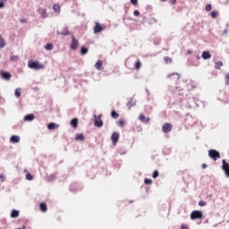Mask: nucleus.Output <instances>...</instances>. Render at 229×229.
<instances>
[{
    "label": "nucleus",
    "mask_w": 229,
    "mask_h": 229,
    "mask_svg": "<svg viewBox=\"0 0 229 229\" xmlns=\"http://www.w3.org/2000/svg\"><path fill=\"white\" fill-rule=\"evenodd\" d=\"M24 173H27L26 179L29 180L30 182H31V180H33V175H31V174L28 173V170H24Z\"/></svg>",
    "instance_id": "obj_26"
},
{
    "label": "nucleus",
    "mask_w": 229,
    "mask_h": 229,
    "mask_svg": "<svg viewBox=\"0 0 229 229\" xmlns=\"http://www.w3.org/2000/svg\"><path fill=\"white\" fill-rule=\"evenodd\" d=\"M39 208H40L41 212H47V205H46V203H44V202L40 203Z\"/></svg>",
    "instance_id": "obj_18"
},
{
    "label": "nucleus",
    "mask_w": 229,
    "mask_h": 229,
    "mask_svg": "<svg viewBox=\"0 0 229 229\" xmlns=\"http://www.w3.org/2000/svg\"><path fill=\"white\" fill-rule=\"evenodd\" d=\"M201 167H202V169H207V164H202V165H201Z\"/></svg>",
    "instance_id": "obj_48"
},
{
    "label": "nucleus",
    "mask_w": 229,
    "mask_h": 229,
    "mask_svg": "<svg viewBox=\"0 0 229 229\" xmlns=\"http://www.w3.org/2000/svg\"><path fill=\"white\" fill-rule=\"evenodd\" d=\"M0 182H4V174H0Z\"/></svg>",
    "instance_id": "obj_44"
},
{
    "label": "nucleus",
    "mask_w": 229,
    "mask_h": 229,
    "mask_svg": "<svg viewBox=\"0 0 229 229\" xmlns=\"http://www.w3.org/2000/svg\"><path fill=\"white\" fill-rule=\"evenodd\" d=\"M53 10H54V12L59 13V12H60V5L55 4L53 5Z\"/></svg>",
    "instance_id": "obj_32"
},
{
    "label": "nucleus",
    "mask_w": 229,
    "mask_h": 229,
    "mask_svg": "<svg viewBox=\"0 0 229 229\" xmlns=\"http://www.w3.org/2000/svg\"><path fill=\"white\" fill-rule=\"evenodd\" d=\"M0 8H4V3L0 2Z\"/></svg>",
    "instance_id": "obj_47"
},
{
    "label": "nucleus",
    "mask_w": 229,
    "mask_h": 229,
    "mask_svg": "<svg viewBox=\"0 0 229 229\" xmlns=\"http://www.w3.org/2000/svg\"><path fill=\"white\" fill-rule=\"evenodd\" d=\"M144 183L145 185H151L153 183V180L145 178Z\"/></svg>",
    "instance_id": "obj_31"
},
{
    "label": "nucleus",
    "mask_w": 229,
    "mask_h": 229,
    "mask_svg": "<svg viewBox=\"0 0 229 229\" xmlns=\"http://www.w3.org/2000/svg\"><path fill=\"white\" fill-rule=\"evenodd\" d=\"M211 17L212 19H216V17H217V11L211 12Z\"/></svg>",
    "instance_id": "obj_36"
},
{
    "label": "nucleus",
    "mask_w": 229,
    "mask_h": 229,
    "mask_svg": "<svg viewBox=\"0 0 229 229\" xmlns=\"http://www.w3.org/2000/svg\"><path fill=\"white\" fill-rule=\"evenodd\" d=\"M57 33H58V35L67 36V35H69V30H67V28H64L63 32H57Z\"/></svg>",
    "instance_id": "obj_33"
},
{
    "label": "nucleus",
    "mask_w": 229,
    "mask_h": 229,
    "mask_svg": "<svg viewBox=\"0 0 229 229\" xmlns=\"http://www.w3.org/2000/svg\"><path fill=\"white\" fill-rule=\"evenodd\" d=\"M95 68L97 69V71L103 70V61L98 60L95 64Z\"/></svg>",
    "instance_id": "obj_13"
},
{
    "label": "nucleus",
    "mask_w": 229,
    "mask_h": 229,
    "mask_svg": "<svg viewBox=\"0 0 229 229\" xmlns=\"http://www.w3.org/2000/svg\"><path fill=\"white\" fill-rule=\"evenodd\" d=\"M105 28H106V27L102 26L98 22H96V25L94 27V33H101V31H103V30H105Z\"/></svg>",
    "instance_id": "obj_7"
},
{
    "label": "nucleus",
    "mask_w": 229,
    "mask_h": 229,
    "mask_svg": "<svg viewBox=\"0 0 229 229\" xmlns=\"http://www.w3.org/2000/svg\"><path fill=\"white\" fill-rule=\"evenodd\" d=\"M87 53H89V48H87L86 47H81V55H87Z\"/></svg>",
    "instance_id": "obj_25"
},
{
    "label": "nucleus",
    "mask_w": 229,
    "mask_h": 229,
    "mask_svg": "<svg viewBox=\"0 0 229 229\" xmlns=\"http://www.w3.org/2000/svg\"><path fill=\"white\" fill-rule=\"evenodd\" d=\"M94 124L98 126V128H101V126H103V120H101V118L96 119Z\"/></svg>",
    "instance_id": "obj_19"
},
{
    "label": "nucleus",
    "mask_w": 229,
    "mask_h": 229,
    "mask_svg": "<svg viewBox=\"0 0 229 229\" xmlns=\"http://www.w3.org/2000/svg\"><path fill=\"white\" fill-rule=\"evenodd\" d=\"M139 119L140 121H141V123H145V124H148V123H149L150 121V118L149 117L146 118L144 114H140Z\"/></svg>",
    "instance_id": "obj_11"
},
{
    "label": "nucleus",
    "mask_w": 229,
    "mask_h": 229,
    "mask_svg": "<svg viewBox=\"0 0 229 229\" xmlns=\"http://www.w3.org/2000/svg\"><path fill=\"white\" fill-rule=\"evenodd\" d=\"M173 77H174V80H180V75H178V73H172L167 76V78H173Z\"/></svg>",
    "instance_id": "obj_28"
},
{
    "label": "nucleus",
    "mask_w": 229,
    "mask_h": 229,
    "mask_svg": "<svg viewBox=\"0 0 229 229\" xmlns=\"http://www.w3.org/2000/svg\"><path fill=\"white\" fill-rule=\"evenodd\" d=\"M199 207H205V206H207V201H199Z\"/></svg>",
    "instance_id": "obj_39"
},
{
    "label": "nucleus",
    "mask_w": 229,
    "mask_h": 229,
    "mask_svg": "<svg viewBox=\"0 0 229 229\" xmlns=\"http://www.w3.org/2000/svg\"><path fill=\"white\" fill-rule=\"evenodd\" d=\"M223 67V62L218 61L215 62V69H217L218 71Z\"/></svg>",
    "instance_id": "obj_23"
},
{
    "label": "nucleus",
    "mask_w": 229,
    "mask_h": 229,
    "mask_svg": "<svg viewBox=\"0 0 229 229\" xmlns=\"http://www.w3.org/2000/svg\"><path fill=\"white\" fill-rule=\"evenodd\" d=\"M225 85L229 86V73H226L225 76Z\"/></svg>",
    "instance_id": "obj_35"
},
{
    "label": "nucleus",
    "mask_w": 229,
    "mask_h": 229,
    "mask_svg": "<svg viewBox=\"0 0 229 229\" xmlns=\"http://www.w3.org/2000/svg\"><path fill=\"white\" fill-rule=\"evenodd\" d=\"M45 49H47V51H51L53 49V44L48 43L45 46Z\"/></svg>",
    "instance_id": "obj_30"
},
{
    "label": "nucleus",
    "mask_w": 229,
    "mask_h": 229,
    "mask_svg": "<svg viewBox=\"0 0 229 229\" xmlns=\"http://www.w3.org/2000/svg\"><path fill=\"white\" fill-rule=\"evenodd\" d=\"M124 124H126V121L123 118H120L118 120V126H120V128H123Z\"/></svg>",
    "instance_id": "obj_21"
},
{
    "label": "nucleus",
    "mask_w": 229,
    "mask_h": 229,
    "mask_svg": "<svg viewBox=\"0 0 229 229\" xmlns=\"http://www.w3.org/2000/svg\"><path fill=\"white\" fill-rule=\"evenodd\" d=\"M152 178H158V171L155 170Z\"/></svg>",
    "instance_id": "obj_41"
},
{
    "label": "nucleus",
    "mask_w": 229,
    "mask_h": 229,
    "mask_svg": "<svg viewBox=\"0 0 229 229\" xmlns=\"http://www.w3.org/2000/svg\"><path fill=\"white\" fill-rule=\"evenodd\" d=\"M171 4H176V0H170Z\"/></svg>",
    "instance_id": "obj_46"
},
{
    "label": "nucleus",
    "mask_w": 229,
    "mask_h": 229,
    "mask_svg": "<svg viewBox=\"0 0 229 229\" xmlns=\"http://www.w3.org/2000/svg\"><path fill=\"white\" fill-rule=\"evenodd\" d=\"M161 1H163L164 3H165V1H167V0H161Z\"/></svg>",
    "instance_id": "obj_49"
},
{
    "label": "nucleus",
    "mask_w": 229,
    "mask_h": 229,
    "mask_svg": "<svg viewBox=\"0 0 229 229\" xmlns=\"http://www.w3.org/2000/svg\"><path fill=\"white\" fill-rule=\"evenodd\" d=\"M208 157H210V158H213L214 161L217 160V158H221V155L216 149L209 150L208 151Z\"/></svg>",
    "instance_id": "obj_2"
},
{
    "label": "nucleus",
    "mask_w": 229,
    "mask_h": 229,
    "mask_svg": "<svg viewBox=\"0 0 229 229\" xmlns=\"http://www.w3.org/2000/svg\"><path fill=\"white\" fill-rule=\"evenodd\" d=\"M111 140H113V144H117V142L119 141V132H113L111 136Z\"/></svg>",
    "instance_id": "obj_8"
},
{
    "label": "nucleus",
    "mask_w": 229,
    "mask_h": 229,
    "mask_svg": "<svg viewBox=\"0 0 229 229\" xmlns=\"http://www.w3.org/2000/svg\"><path fill=\"white\" fill-rule=\"evenodd\" d=\"M75 140H81V142H83V140H85V136L83 134H77L75 136Z\"/></svg>",
    "instance_id": "obj_22"
},
{
    "label": "nucleus",
    "mask_w": 229,
    "mask_h": 229,
    "mask_svg": "<svg viewBox=\"0 0 229 229\" xmlns=\"http://www.w3.org/2000/svg\"><path fill=\"white\" fill-rule=\"evenodd\" d=\"M19 214H20L19 210H17V209H13L12 212H11V217H12L13 219H15L16 217L19 216Z\"/></svg>",
    "instance_id": "obj_14"
},
{
    "label": "nucleus",
    "mask_w": 229,
    "mask_h": 229,
    "mask_svg": "<svg viewBox=\"0 0 229 229\" xmlns=\"http://www.w3.org/2000/svg\"><path fill=\"white\" fill-rule=\"evenodd\" d=\"M164 60H165V64H172L173 63V59L169 56H165Z\"/></svg>",
    "instance_id": "obj_29"
},
{
    "label": "nucleus",
    "mask_w": 229,
    "mask_h": 229,
    "mask_svg": "<svg viewBox=\"0 0 229 229\" xmlns=\"http://www.w3.org/2000/svg\"><path fill=\"white\" fill-rule=\"evenodd\" d=\"M21 22H26V21L23 20V21H21Z\"/></svg>",
    "instance_id": "obj_50"
},
{
    "label": "nucleus",
    "mask_w": 229,
    "mask_h": 229,
    "mask_svg": "<svg viewBox=\"0 0 229 229\" xmlns=\"http://www.w3.org/2000/svg\"><path fill=\"white\" fill-rule=\"evenodd\" d=\"M201 217H203V213H201V211H193L191 214V219H201Z\"/></svg>",
    "instance_id": "obj_6"
},
{
    "label": "nucleus",
    "mask_w": 229,
    "mask_h": 229,
    "mask_svg": "<svg viewBox=\"0 0 229 229\" xmlns=\"http://www.w3.org/2000/svg\"><path fill=\"white\" fill-rule=\"evenodd\" d=\"M0 74L2 78H4V80H10V78H12V74H10V72H7L1 71Z\"/></svg>",
    "instance_id": "obj_10"
},
{
    "label": "nucleus",
    "mask_w": 229,
    "mask_h": 229,
    "mask_svg": "<svg viewBox=\"0 0 229 229\" xmlns=\"http://www.w3.org/2000/svg\"><path fill=\"white\" fill-rule=\"evenodd\" d=\"M212 10V4L206 5V12H210Z\"/></svg>",
    "instance_id": "obj_42"
},
{
    "label": "nucleus",
    "mask_w": 229,
    "mask_h": 229,
    "mask_svg": "<svg viewBox=\"0 0 229 229\" xmlns=\"http://www.w3.org/2000/svg\"><path fill=\"white\" fill-rule=\"evenodd\" d=\"M133 15H134L135 17H139V15H140V13L138 10H135V11L133 12Z\"/></svg>",
    "instance_id": "obj_43"
},
{
    "label": "nucleus",
    "mask_w": 229,
    "mask_h": 229,
    "mask_svg": "<svg viewBox=\"0 0 229 229\" xmlns=\"http://www.w3.org/2000/svg\"><path fill=\"white\" fill-rule=\"evenodd\" d=\"M48 130H56V128H59V125L55 123H50L47 125Z\"/></svg>",
    "instance_id": "obj_20"
},
{
    "label": "nucleus",
    "mask_w": 229,
    "mask_h": 229,
    "mask_svg": "<svg viewBox=\"0 0 229 229\" xmlns=\"http://www.w3.org/2000/svg\"><path fill=\"white\" fill-rule=\"evenodd\" d=\"M78 46H80V42L78 41V39H76V38H74V36H72V37L71 49L72 51H76V49H78Z\"/></svg>",
    "instance_id": "obj_5"
},
{
    "label": "nucleus",
    "mask_w": 229,
    "mask_h": 229,
    "mask_svg": "<svg viewBox=\"0 0 229 229\" xmlns=\"http://www.w3.org/2000/svg\"><path fill=\"white\" fill-rule=\"evenodd\" d=\"M169 131H173V124L169 123H165L162 126V132L163 133H169Z\"/></svg>",
    "instance_id": "obj_3"
},
{
    "label": "nucleus",
    "mask_w": 229,
    "mask_h": 229,
    "mask_svg": "<svg viewBox=\"0 0 229 229\" xmlns=\"http://www.w3.org/2000/svg\"><path fill=\"white\" fill-rule=\"evenodd\" d=\"M10 142H12L13 144H17V142H21V137L17 135H13L10 138Z\"/></svg>",
    "instance_id": "obj_9"
},
{
    "label": "nucleus",
    "mask_w": 229,
    "mask_h": 229,
    "mask_svg": "<svg viewBox=\"0 0 229 229\" xmlns=\"http://www.w3.org/2000/svg\"><path fill=\"white\" fill-rule=\"evenodd\" d=\"M131 3L133 6H137V4H139V0H131Z\"/></svg>",
    "instance_id": "obj_40"
},
{
    "label": "nucleus",
    "mask_w": 229,
    "mask_h": 229,
    "mask_svg": "<svg viewBox=\"0 0 229 229\" xmlns=\"http://www.w3.org/2000/svg\"><path fill=\"white\" fill-rule=\"evenodd\" d=\"M11 60H12V62H17L19 60V56L13 55V56H11Z\"/></svg>",
    "instance_id": "obj_37"
},
{
    "label": "nucleus",
    "mask_w": 229,
    "mask_h": 229,
    "mask_svg": "<svg viewBox=\"0 0 229 229\" xmlns=\"http://www.w3.org/2000/svg\"><path fill=\"white\" fill-rule=\"evenodd\" d=\"M4 46H5L4 39L3 38V37L0 36V48L3 49Z\"/></svg>",
    "instance_id": "obj_34"
},
{
    "label": "nucleus",
    "mask_w": 229,
    "mask_h": 229,
    "mask_svg": "<svg viewBox=\"0 0 229 229\" xmlns=\"http://www.w3.org/2000/svg\"><path fill=\"white\" fill-rule=\"evenodd\" d=\"M15 96H16V98H19L21 96V89H15Z\"/></svg>",
    "instance_id": "obj_38"
},
{
    "label": "nucleus",
    "mask_w": 229,
    "mask_h": 229,
    "mask_svg": "<svg viewBox=\"0 0 229 229\" xmlns=\"http://www.w3.org/2000/svg\"><path fill=\"white\" fill-rule=\"evenodd\" d=\"M28 67L30 69H34L35 71H40L42 69H45L46 66H44V64L38 61L30 60L28 63Z\"/></svg>",
    "instance_id": "obj_1"
},
{
    "label": "nucleus",
    "mask_w": 229,
    "mask_h": 229,
    "mask_svg": "<svg viewBox=\"0 0 229 229\" xmlns=\"http://www.w3.org/2000/svg\"><path fill=\"white\" fill-rule=\"evenodd\" d=\"M181 229H189V226H187L186 225H182Z\"/></svg>",
    "instance_id": "obj_45"
},
{
    "label": "nucleus",
    "mask_w": 229,
    "mask_h": 229,
    "mask_svg": "<svg viewBox=\"0 0 229 229\" xmlns=\"http://www.w3.org/2000/svg\"><path fill=\"white\" fill-rule=\"evenodd\" d=\"M34 119H35V114H27L24 116V121L26 122L33 121Z\"/></svg>",
    "instance_id": "obj_16"
},
{
    "label": "nucleus",
    "mask_w": 229,
    "mask_h": 229,
    "mask_svg": "<svg viewBox=\"0 0 229 229\" xmlns=\"http://www.w3.org/2000/svg\"><path fill=\"white\" fill-rule=\"evenodd\" d=\"M70 124L72 126V128H78V118L72 119Z\"/></svg>",
    "instance_id": "obj_17"
},
{
    "label": "nucleus",
    "mask_w": 229,
    "mask_h": 229,
    "mask_svg": "<svg viewBox=\"0 0 229 229\" xmlns=\"http://www.w3.org/2000/svg\"><path fill=\"white\" fill-rule=\"evenodd\" d=\"M38 13L41 14V17L43 19H46V17H47V13L46 9H44V8H39Z\"/></svg>",
    "instance_id": "obj_15"
},
{
    "label": "nucleus",
    "mask_w": 229,
    "mask_h": 229,
    "mask_svg": "<svg viewBox=\"0 0 229 229\" xmlns=\"http://www.w3.org/2000/svg\"><path fill=\"white\" fill-rule=\"evenodd\" d=\"M140 67H142V63H140V61L138 60L134 64V68L136 69V71H139Z\"/></svg>",
    "instance_id": "obj_24"
},
{
    "label": "nucleus",
    "mask_w": 229,
    "mask_h": 229,
    "mask_svg": "<svg viewBox=\"0 0 229 229\" xmlns=\"http://www.w3.org/2000/svg\"><path fill=\"white\" fill-rule=\"evenodd\" d=\"M222 169L225 173V176L229 178V164L225 159L222 160Z\"/></svg>",
    "instance_id": "obj_4"
},
{
    "label": "nucleus",
    "mask_w": 229,
    "mask_h": 229,
    "mask_svg": "<svg viewBox=\"0 0 229 229\" xmlns=\"http://www.w3.org/2000/svg\"><path fill=\"white\" fill-rule=\"evenodd\" d=\"M202 58H203V60H208V59L212 58V55H210V52H208V51H204L202 53Z\"/></svg>",
    "instance_id": "obj_12"
},
{
    "label": "nucleus",
    "mask_w": 229,
    "mask_h": 229,
    "mask_svg": "<svg viewBox=\"0 0 229 229\" xmlns=\"http://www.w3.org/2000/svg\"><path fill=\"white\" fill-rule=\"evenodd\" d=\"M111 117H113V119H117L119 118V113L115 112V111H112L111 112Z\"/></svg>",
    "instance_id": "obj_27"
}]
</instances>
